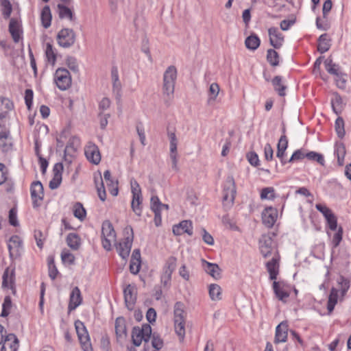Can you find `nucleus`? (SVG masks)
I'll return each instance as SVG.
<instances>
[{
	"label": "nucleus",
	"mask_w": 351,
	"mask_h": 351,
	"mask_svg": "<svg viewBox=\"0 0 351 351\" xmlns=\"http://www.w3.org/2000/svg\"><path fill=\"white\" fill-rule=\"evenodd\" d=\"M57 8L58 15L60 19H67L70 21H75V17L69 8L62 4H58Z\"/></svg>",
	"instance_id": "nucleus-33"
},
{
	"label": "nucleus",
	"mask_w": 351,
	"mask_h": 351,
	"mask_svg": "<svg viewBox=\"0 0 351 351\" xmlns=\"http://www.w3.org/2000/svg\"><path fill=\"white\" fill-rule=\"evenodd\" d=\"M236 186L232 176L227 178L223 190V204L226 208H230L236 195Z\"/></svg>",
	"instance_id": "nucleus-4"
},
{
	"label": "nucleus",
	"mask_w": 351,
	"mask_h": 351,
	"mask_svg": "<svg viewBox=\"0 0 351 351\" xmlns=\"http://www.w3.org/2000/svg\"><path fill=\"white\" fill-rule=\"evenodd\" d=\"M332 107L336 114H338L342 109V98L338 94H335L331 101Z\"/></svg>",
	"instance_id": "nucleus-49"
},
{
	"label": "nucleus",
	"mask_w": 351,
	"mask_h": 351,
	"mask_svg": "<svg viewBox=\"0 0 351 351\" xmlns=\"http://www.w3.org/2000/svg\"><path fill=\"white\" fill-rule=\"evenodd\" d=\"M9 32L15 43H18L21 38V24L20 22L14 18H12L9 24Z\"/></svg>",
	"instance_id": "nucleus-27"
},
{
	"label": "nucleus",
	"mask_w": 351,
	"mask_h": 351,
	"mask_svg": "<svg viewBox=\"0 0 351 351\" xmlns=\"http://www.w3.org/2000/svg\"><path fill=\"white\" fill-rule=\"evenodd\" d=\"M173 232L175 235H182L186 233L191 236L193 234V225L189 220H184L178 224L173 226Z\"/></svg>",
	"instance_id": "nucleus-18"
},
{
	"label": "nucleus",
	"mask_w": 351,
	"mask_h": 351,
	"mask_svg": "<svg viewBox=\"0 0 351 351\" xmlns=\"http://www.w3.org/2000/svg\"><path fill=\"white\" fill-rule=\"evenodd\" d=\"M1 351H16L19 348V340L13 333L8 334L2 341Z\"/></svg>",
	"instance_id": "nucleus-16"
},
{
	"label": "nucleus",
	"mask_w": 351,
	"mask_h": 351,
	"mask_svg": "<svg viewBox=\"0 0 351 351\" xmlns=\"http://www.w3.org/2000/svg\"><path fill=\"white\" fill-rule=\"evenodd\" d=\"M272 84L280 96L285 95L287 87L282 84V77L280 76H276L272 80Z\"/></svg>",
	"instance_id": "nucleus-42"
},
{
	"label": "nucleus",
	"mask_w": 351,
	"mask_h": 351,
	"mask_svg": "<svg viewBox=\"0 0 351 351\" xmlns=\"http://www.w3.org/2000/svg\"><path fill=\"white\" fill-rule=\"evenodd\" d=\"M269 36V42L276 49H279L284 42V36L281 33L278 32L276 27H270L268 30Z\"/></svg>",
	"instance_id": "nucleus-19"
},
{
	"label": "nucleus",
	"mask_w": 351,
	"mask_h": 351,
	"mask_svg": "<svg viewBox=\"0 0 351 351\" xmlns=\"http://www.w3.org/2000/svg\"><path fill=\"white\" fill-rule=\"evenodd\" d=\"M330 47V39L327 34H322L318 38L317 50L324 53L329 50Z\"/></svg>",
	"instance_id": "nucleus-31"
},
{
	"label": "nucleus",
	"mask_w": 351,
	"mask_h": 351,
	"mask_svg": "<svg viewBox=\"0 0 351 351\" xmlns=\"http://www.w3.org/2000/svg\"><path fill=\"white\" fill-rule=\"evenodd\" d=\"M185 317L184 304L181 302H176L174 306V327L180 341H184L185 336Z\"/></svg>",
	"instance_id": "nucleus-2"
},
{
	"label": "nucleus",
	"mask_w": 351,
	"mask_h": 351,
	"mask_svg": "<svg viewBox=\"0 0 351 351\" xmlns=\"http://www.w3.org/2000/svg\"><path fill=\"white\" fill-rule=\"evenodd\" d=\"M337 283L343 296L350 288V280L341 276L337 280Z\"/></svg>",
	"instance_id": "nucleus-50"
},
{
	"label": "nucleus",
	"mask_w": 351,
	"mask_h": 351,
	"mask_svg": "<svg viewBox=\"0 0 351 351\" xmlns=\"http://www.w3.org/2000/svg\"><path fill=\"white\" fill-rule=\"evenodd\" d=\"M335 130L339 138H343L345 135L344 121L341 117H338L335 121Z\"/></svg>",
	"instance_id": "nucleus-53"
},
{
	"label": "nucleus",
	"mask_w": 351,
	"mask_h": 351,
	"mask_svg": "<svg viewBox=\"0 0 351 351\" xmlns=\"http://www.w3.org/2000/svg\"><path fill=\"white\" fill-rule=\"evenodd\" d=\"M34 238L36 241L37 246L42 249L44 244V241L45 239V236L40 230H35L34 231Z\"/></svg>",
	"instance_id": "nucleus-60"
},
{
	"label": "nucleus",
	"mask_w": 351,
	"mask_h": 351,
	"mask_svg": "<svg viewBox=\"0 0 351 351\" xmlns=\"http://www.w3.org/2000/svg\"><path fill=\"white\" fill-rule=\"evenodd\" d=\"M14 107L13 103L8 98H0V118H5Z\"/></svg>",
	"instance_id": "nucleus-32"
},
{
	"label": "nucleus",
	"mask_w": 351,
	"mask_h": 351,
	"mask_svg": "<svg viewBox=\"0 0 351 351\" xmlns=\"http://www.w3.org/2000/svg\"><path fill=\"white\" fill-rule=\"evenodd\" d=\"M275 197V189L273 187H265L262 189L261 193V198L262 199L272 200Z\"/></svg>",
	"instance_id": "nucleus-48"
},
{
	"label": "nucleus",
	"mask_w": 351,
	"mask_h": 351,
	"mask_svg": "<svg viewBox=\"0 0 351 351\" xmlns=\"http://www.w3.org/2000/svg\"><path fill=\"white\" fill-rule=\"evenodd\" d=\"M86 210L83 207V205L80 202L75 203L73 207L74 216L80 220L82 221L86 217Z\"/></svg>",
	"instance_id": "nucleus-47"
},
{
	"label": "nucleus",
	"mask_w": 351,
	"mask_h": 351,
	"mask_svg": "<svg viewBox=\"0 0 351 351\" xmlns=\"http://www.w3.org/2000/svg\"><path fill=\"white\" fill-rule=\"evenodd\" d=\"M66 62L67 66L71 71L74 72L78 71V64L75 58L69 56L66 58Z\"/></svg>",
	"instance_id": "nucleus-64"
},
{
	"label": "nucleus",
	"mask_w": 351,
	"mask_h": 351,
	"mask_svg": "<svg viewBox=\"0 0 351 351\" xmlns=\"http://www.w3.org/2000/svg\"><path fill=\"white\" fill-rule=\"evenodd\" d=\"M326 70L331 75H334L335 76H339L341 71L340 70V66L333 63L332 60L330 58H327L324 62Z\"/></svg>",
	"instance_id": "nucleus-39"
},
{
	"label": "nucleus",
	"mask_w": 351,
	"mask_h": 351,
	"mask_svg": "<svg viewBox=\"0 0 351 351\" xmlns=\"http://www.w3.org/2000/svg\"><path fill=\"white\" fill-rule=\"evenodd\" d=\"M31 196L33 199L34 206H38V199L42 200L44 196L43 186L40 181L34 182L31 186Z\"/></svg>",
	"instance_id": "nucleus-21"
},
{
	"label": "nucleus",
	"mask_w": 351,
	"mask_h": 351,
	"mask_svg": "<svg viewBox=\"0 0 351 351\" xmlns=\"http://www.w3.org/2000/svg\"><path fill=\"white\" fill-rule=\"evenodd\" d=\"M278 217V211L273 207L266 208L262 213L263 223L267 227L271 228Z\"/></svg>",
	"instance_id": "nucleus-17"
},
{
	"label": "nucleus",
	"mask_w": 351,
	"mask_h": 351,
	"mask_svg": "<svg viewBox=\"0 0 351 351\" xmlns=\"http://www.w3.org/2000/svg\"><path fill=\"white\" fill-rule=\"evenodd\" d=\"M288 141L285 135H282L277 145V153L276 156L281 160L282 165H285L287 161L284 160L285 151L287 148Z\"/></svg>",
	"instance_id": "nucleus-29"
},
{
	"label": "nucleus",
	"mask_w": 351,
	"mask_h": 351,
	"mask_svg": "<svg viewBox=\"0 0 351 351\" xmlns=\"http://www.w3.org/2000/svg\"><path fill=\"white\" fill-rule=\"evenodd\" d=\"M209 295L212 300H219L221 297V289L217 284H211L209 287Z\"/></svg>",
	"instance_id": "nucleus-43"
},
{
	"label": "nucleus",
	"mask_w": 351,
	"mask_h": 351,
	"mask_svg": "<svg viewBox=\"0 0 351 351\" xmlns=\"http://www.w3.org/2000/svg\"><path fill=\"white\" fill-rule=\"evenodd\" d=\"M177 263V259L174 256H170L166 261V263L163 268V273L172 275L173 272L176 269Z\"/></svg>",
	"instance_id": "nucleus-41"
},
{
	"label": "nucleus",
	"mask_w": 351,
	"mask_h": 351,
	"mask_svg": "<svg viewBox=\"0 0 351 351\" xmlns=\"http://www.w3.org/2000/svg\"><path fill=\"white\" fill-rule=\"evenodd\" d=\"M177 76V69L173 65L168 66L163 73L162 91L165 103L167 106L173 99Z\"/></svg>",
	"instance_id": "nucleus-1"
},
{
	"label": "nucleus",
	"mask_w": 351,
	"mask_h": 351,
	"mask_svg": "<svg viewBox=\"0 0 351 351\" xmlns=\"http://www.w3.org/2000/svg\"><path fill=\"white\" fill-rule=\"evenodd\" d=\"M94 179L98 196L102 202H104L106 199V193L101 174L97 177L95 176Z\"/></svg>",
	"instance_id": "nucleus-34"
},
{
	"label": "nucleus",
	"mask_w": 351,
	"mask_h": 351,
	"mask_svg": "<svg viewBox=\"0 0 351 351\" xmlns=\"http://www.w3.org/2000/svg\"><path fill=\"white\" fill-rule=\"evenodd\" d=\"M335 154L339 165H343L346 156V147L343 143H338L335 146Z\"/></svg>",
	"instance_id": "nucleus-45"
},
{
	"label": "nucleus",
	"mask_w": 351,
	"mask_h": 351,
	"mask_svg": "<svg viewBox=\"0 0 351 351\" xmlns=\"http://www.w3.org/2000/svg\"><path fill=\"white\" fill-rule=\"evenodd\" d=\"M45 54L48 61L53 64L56 60V56L53 51L52 45L49 43L47 44Z\"/></svg>",
	"instance_id": "nucleus-56"
},
{
	"label": "nucleus",
	"mask_w": 351,
	"mask_h": 351,
	"mask_svg": "<svg viewBox=\"0 0 351 351\" xmlns=\"http://www.w3.org/2000/svg\"><path fill=\"white\" fill-rule=\"evenodd\" d=\"M325 219L331 230H336L337 229V219L332 212L328 214Z\"/></svg>",
	"instance_id": "nucleus-55"
},
{
	"label": "nucleus",
	"mask_w": 351,
	"mask_h": 351,
	"mask_svg": "<svg viewBox=\"0 0 351 351\" xmlns=\"http://www.w3.org/2000/svg\"><path fill=\"white\" fill-rule=\"evenodd\" d=\"M130 184H131L132 197H137L138 195H142L141 187L136 180L132 179L130 181Z\"/></svg>",
	"instance_id": "nucleus-62"
},
{
	"label": "nucleus",
	"mask_w": 351,
	"mask_h": 351,
	"mask_svg": "<svg viewBox=\"0 0 351 351\" xmlns=\"http://www.w3.org/2000/svg\"><path fill=\"white\" fill-rule=\"evenodd\" d=\"M261 41L258 37L256 35H250L245 41V47L250 50L256 49L260 45Z\"/></svg>",
	"instance_id": "nucleus-40"
},
{
	"label": "nucleus",
	"mask_w": 351,
	"mask_h": 351,
	"mask_svg": "<svg viewBox=\"0 0 351 351\" xmlns=\"http://www.w3.org/2000/svg\"><path fill=\"white\" fill-rule=\"evenodd\" d=\"M21 243V239L19 236L14 235L10 237L8 241V247L11 258H16L20 256Z\"/></svg>",
	"instance_id": "nucleus-15"
},
{
	"label": "nucleus",
	"mask_w": 351,
	"mask_h": 351,
	"mask_svg": "<svg viewBox=\"0 0 351 351\" xmlns=\"http://www.w3.org/2000/svg\"><path fill=\"white\" fill-rule=\"evenodd\" d=\"M125 231L128 234L130 233V235H128L127 237L124 239L122 242H120L119 244L116 245V249L119 256L123 258L126 259L130 252L132 244L133 241V230L131 227H127L125 229Z\"/></svg>",
	"instance_id": "nucleus-8"
},
{
	"label": "nucleus",
	"mask_w": 351,
	"mask_h": 351,
	"mask_svg": "<svg viewBox=\"0 0 351 351\" xmlns=\"http://www.w3.org/2000/svg\"><path fill=\"white\" fill-rule=\"evenodd\" d=\"M54 80L58 88L61 90H67L71 85L70 73L64 68H58L56 71Z\"/></svg>",
	"instance_id": "nucleus-9"
},
{
	"label": "nucleus",
	"mask_w": 351,
	"mask_h": 351,
	"mask_svg": "<svg viewBox=\"0 0 351 351\" xmlns=\"http://www.w3.org/2000/svg\"><path fill=\"white\" fill-rule=\"evenodd\" d=\"M343 237V228L339 226L337 228V232L334 234L332 238V244L335 247H337L342 240Z\"/></svg>",
	"instance_id": "nucleus-61"
},
{
	"label": "nucleus",
	"mask_w": 351,
	"mask_h": 351,
	"mask_svg": "<svg viewBox=\"0 0 351 351\" xmlns=\"http://www.w3.org/2000/svg\"><path fill=\"white\" fill-rule=\"evenodd\" d=\"M66 242L72 250H77L81 245V239L75 233H69L66 239Z\"/></svg>",
	"instance_id": "nucleus-35"
},
{
	"label": "nucleus",
	"mask_w": 351,
	"mask_h": 351,
	"mask_svg": "<svg viewBox=\"0 0 351 351\" xmlns=\"http://www.w3.org/2000/svg\"><path fill=\"white\" fill-rule=\"evenodd\" d=\"M259 249L261 255L265 258L280 255L273 239L269 234L262 235L259 239Z\"/></svg>",
	"instance_id": "nucleus-3"
},
{
	"label": "nucleus",
	"mask_w": 351,
	"mask_h": 351,
	"mask_svg": "<svg viewBox=\"0 0 351 351\" xmlns=\"http://www.w3.org/2000/svg\"><path fill=\"white\" fill-rule=\"evenodd\" d=\"M273 289L276 298L283 302H286L287 300L290 295V289L288 285L284 281H276L273 282Z\"/></svg>",
	"instance_id": "nucleus-11"
},
{
	"label": "nucleus",
	"mask_w": 351,
	"mask_h": 351,
	"mask_svg": "<svg viewBox=\"0 0 351 351\" xmlns=\"http://www.w3.org/2000/svg\"><path fill=\"white\" fill-rule=\"evenodd\" d=\"M40 18L43 26L46 29L49 27L51 25L52 16L50 8L48 5H45L43 8Z\"/></svg>",
	"instance_id": "nucleus-37"
},
{
	"label": "nucleus",
	"mask_w": 351,
	"mask_h": 351,
	"mask_svg": "<svg viewBox=\"0 0 351 351\" xmlns=\"http://www.w3.org/2000/svg\"><path fill=\"white\" fill-rule=\"evenodd\" d=\"M150 208L154 213L160 212V201L158 196L153 195L151 197Z\"/></svg>",
	"instance_id": "nucleus-58"
},
{
	"label": "nucleus",
	"mask_w": 351,
	"mask_h": 351,
	"mask_svg": "<svg viewBox=\"0 0 351 351\" xmlns=\"http://www.w3.org/2000/svg\"><path fill=\"white\" fill-rule=\"evenodd\" d=\"M306 154L307 153H306L304 152V150H303V149H298L293 154V155L291 156L290 159L288 160V162H291L295 160L303 159L306 157Z\"/></svg>",
	"instance_id": "nucleus-63"
},
{
	"label": "nucleus",
	"mask_w": 351,
	"mask_h": 351,
	"mask_svg": "<svg viewBox=\"0 0 351 351\" xmlns=\"http://www.w3.org/2000/svg\"><path fill=\"white\" fill-rule=\"evenodd\" d=\"M80 146V140L77 136H72L69 138L64 149V161L68 164L71 163L72 157Z\"/></svg>",
	"instance_id": "nucleus-12"
},
{
	"label": "nucleus",
	"mask_w": 351,
	"mask_h": 351,
	"mask_svg": "<svg viewBox=\"0 0 351 351\" xmlns=\"http://www.w3.org/2000/svg\"><path fill=\"white\" fill-rule=\"evenodd\" d=\"M84 153L88 161L95 165L99 163L101 155L99 148L95 144L91 142L88 143L84 148Z\"/></svg>",
	"instance_id": "nucleus-13"
},
{
	"label": "nucleus",
	"mask_w": 351,
	"mask_h": 351,
	"mask_svg": "<svg viewBox=\"0 0 351 351\" xmlns=\"http://www.w3.org/2000/svg\"><path fill=\"white\" fill-rule=\"evenodd\" d=\"M111 77L112 80V90L117 97H120L121 84L119 78L118 69L116 66H113L111 69Z\"/></svg>",
	"instance_id": "nucleus-30"
},
{
	"label": "nucleus",
	"mask_w": 351,
	"mask_h": 351,
	"mask_svg": "<svg viewBox=\"0 0 351 351\" xmlns=\"http://www.w3.org/2000/svg\"><path fill=\"white\" fill-rule=\"evenodd\" d=\"M280 255L271 257V261L266 263L267 271L271 280H276L279 272Z\"/></svg>",
	"instance_id": "nucleus-22"
},
{
	"label": "nucleus",
	"mask_w": 351,
	"mask_h": 351,
	"mask_svg": "<svg viewBox=\"0 0 351 351\" xmlns=\"http://www.w3.org/2000/svg\"><path fill=\"white\" fill-rule=\"evenodd\" d=\"M48 267L49 277L51 278V280H55L57 275L58 274V271L55 265L54 261L53 258L49 260Z\"/></svg>",
	"instance_id": "nucleus-57"
},
{
	"label": "nucleus",
	"mask_w": 351,
	"mask_h": 351,
	"mask_svg": "<svg viewBox=\"0 0 351 351\" xmlns=\"http://www.w3.org/2000/svg\"><path fill=\"white\" fill-rule=\"evenodd\" d=\"M338 298V289L332 287L330 290V293L328 297L327 309L328 311V314H330L337 302Z\"/></svg>",
	"instance_id": "nucleus-38"
},
{
	"label": "nucleus",
	"mask_w": 351,
	"mask_h": 351,
	"mask_svg": "<svg viewBox=\"0 0 351 351\" xmlns=\"http://www.w3.org/2000/svg\"><path fill=\"white\" fill-rule=\"evenodd\" d=\"M2 287L4 289H13L14 282V271L9 267L6 268L3 274Z\"/></svg>",
	"instance_id": "nucleus-28"
},
{
	"label": "nucleus",
	"mask_w": 351,
	"mask_h": 351,
	"mask_svg": "<svg viewBox=\"0 0 351 351\" xmlns=\"http://www.w3.org/2000/svg\"><path fill=\"white\" fill-rule=\"evenodd\" d=\"M125 303L129 310H132L136 300L137 289L134 285H128L123 291Z\"/></svg>",
	"instance_id": "nucleus-14"
},
{
	"label": "nucleus",
	"mask_w": 351,
	"mask_h": 351,
	"mask_svg": "<svg viewBox=\"0 0 351 351\" xmlns=\"http://www.w3.org/2000/svg\"><path fill=\"white\" fill-rule=\"evenodd\" d=\"M101 235L102 246L107 251H110L112 248V243L116 240V233L109 221H106L102 223Z\"/></svg>",
	"instance_id": "nucleus-6"
},
{
	"label": "nucleus",
	"mask_w": 351,
	"mask_h": 351,
	"mask_svg": "<svg viewBox=\"0 0 351 351\" xmlns=\"http://www.w3.org/2000/svg\"><path fill=\"white\" fill-rule=\"evenodd\" d=\"M1 4L3 7L2 14L5 19H8L10 16L12 8L9 0H1Z\"/></svg>",
	"instance_id": "nucleus-52"
},
{
	"label": "nucleus",
	"mask_w": 351,
	"mask_h": 351,
	"mask_svg": "<svg viewBox=\"0 0 351 351\" xmlns=\"http://www.w3.org/2000/svg\"><path fill=\"white\" fill-rule=\"evenodd\" d=\"M76 35L72 29L64 28L61 29L57 35L58 45L64 48L71 47L75 42Z\"/></svg>",
	"instance_id": "nucleus-10"
},
{
	"label": "nucleus",
	"mask_w": 351,
	"mask_h": 351,
	"mask_svg": "<svg viewBox=\"0 0 351 351\" xmlns=\"http://www.w3.org/2000/svg\"><path fill=\"white\" fill-rule=\"evenodd\" d=\"M267 60L271 66H278L279 64V55L274 49H269L267 51Z\"/></svg>",
	"instance_id": "nucleus-46"
},
{
	"label": "nucleus",
	"mask_w": 351,
	"mask_h": 351,
	"mask_svg": "<svg viewBox=\"0 0 351 351\" xmlns=\"http://www.w3.org/2000/svg\"><path fill=\"white\" fill-rule=\"evenodd\" d=\"M202 266L205 271L213 278L217 280L221 278V269L218 265L202 260Z\"/></svg>",
	"instance_id": "nucleus-25"
},
{
	"label": "nucleus",
	"mask_w": 351,
	"mask_h": 351,
	"mask_svg": "<svg viewBox=\"0 0 351 351\" xmlns=\"http://www.w3.org/2000/svg\"><path fill=\"white\" fill-rule=\"evenodd\" d=\"M114 327L118 339H123L127 337L126 322L123 317H119L116 319Z\"/></svg>",
	"instance_id": "nucleus-26"
},
{
	"label": "nucleus",
	"mask_w": 351,
	"mask_h": 351,
	"mask_svg": "<svg viewBox=\"0 0 351 351\" xmlns=\"http://www.w3.org/2000/svg\"><path fill=\"white\" fill-rule=\"evenodd\" d=\"M63 170V165L62 163H56L53 169V179L49 182V188L51 189H57L62 181V171Z\"/></svg>",
	"instance_id": "nucleus-20"
},
{
	"label": "nucleus",
	"mask_w": 351,
	"mask_h": 351,
	"mask_svg": "<svg viewBox=\"0 0 351 351\" xmlns=\"http://www.w3.org/2000/svg\"><path fill=\"white\" fill-rule=\"evenodd\" d=\"M76 332L84 351H93L90 337L84 323L80 320L75 322Z\"/></svg>",
	"instance_id": "nucleus-7"
},
{
	"label": "nucleus",
	"mask_w": 351,
	"mask_h": 351,
	"mask_svg": "<svg viewBox=\"0 0 351 351\" xmlns=\"http://www.w3.org/2000/svg\"><path fill=\"white\" fill-rule=\"evenodd\" d=\"M82 302V297L81 295V292L80 289L77 287H75L73 289L69 299V311H71L75 310L78 306L81 304Z\"/></svg>",
	"instance_id": "nucleus-23"
},
{
	"label": "nucleus",
	"mask_w": 351,
	"mask_h": 351,
	"mask_svg": "<svg viewBox=\"0 0 351 351\" xmlns=\"http://www.w3.org/2000/svg\"><path fill=\"white\" fill-rule=\"evenodd\" d=\"M288 325L287 322H282L277 326L274 342L276 343L285 342L287 339Z\"/></svg>",
	"instance_id": "nucleus-24"
},
{
	"label": "nucleus",
	"mask_w": 351,
	"mask_h": 351,
	"mask_svg": "<svg viewBox=\"0 0 351 351\" xmlns=\"http://www.w3.org/2000/svg\"><path fill=\"white\" fill-rule=\"evenodd\" d=\"M141 203H142V195H138L137 197H132L131 207L132 208V210L138 216L141 215V213H142Z\"/></svg>",
	"instance_id": "nucleus-44"
},
{
	"label": "nucleus",
	"mask_w": 351,
	"mask_h": 351,
	"mask_svg": "<svg viewBox=\"0 0 351 351\" xmlns=\"http://www.w3.org/2000/svg\"><path fill=\"white\" fill-rule=\"evenodd\" d=\"M107 186L108 188V191H110V194L113 196H117L118 194V182L116 180H114L113 179L111 180H109L108 182H106Z\"/></svg>",
	"instance_id": "nucleus-59"
},
{
	"label": "nucleus",
	"mask_w": 351,
	"mask_h": 351,
	"mask_svg": "<svg viewBox=\"0 0 351 351\" xmlns=\"http://www.w3.org/2000/svg\"><path fill=\"white\" fill-rule=\"evenodd\" d=\"M306 158L310 160L316 161L322 166L324 165L325 160L323 155L321 154L315 152H309L306 154Z\"/></svg>",
	"instance_id": "nucleus-51"
},
{
	"label": "nucleus",
	"mask_w": 351,
	"mask_h": 351,
	"mask_svg": "<svg viewBox=\"0 0 351 351\" xmlns=\"http://www.w3.org/2000/svg\"><path fill=\"white\" fill-rule=\"evenodd\" d=\"M152 335V328L149 324H144L141 328L135 326L132 331V343L136 346H139L142 341L147 342Z\"/></svg>",
	"instance_id": "nucleus-5"
},
{
	"label": "nucleus",
	"mask_w": 351,
	"mask_h": 351,
	"mask_svg": "<svg viewBox=\"0 0 351 351\" xmlns=\"http://www.w3.org/2000/svg\"><path fill=\"white\" fill-rule=\"evenodd\" d=\"M61 258L64 263L73 265L75 262V256L67 250H63L61 253Z\"/></svg>",
	"instance_id": "nucleus-54"
},
{
	"label": "nucleus",
	"mask_w": 351,
	"mask_h": 351,
	"mask_svg": "<svg viewBox=\"0 0 351 351\" xmlns=\"http://www.w3.org/2000/svg\"><path fill=\"white\" fill-rule=\"evenodd\" d=\"M220 88L217 83H212L208 89V96L207 104L208 105L213 104L219 93Z\"/></svg>",
	"instance_id": "nucleus-36"
}]
</instances>
